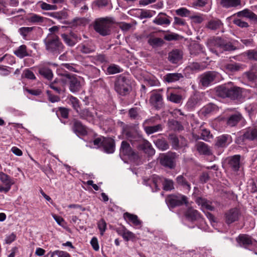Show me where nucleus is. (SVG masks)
<instances>
[{"label": "nucleus", "instance_id": "nucleus-1", "mask_svg": "<svg viewBox=\"0 0 257 257\" xmlns=\"http://www.w3.org/2000/svg\"><path fill=\"white\" fill-rule=\"evenodd\" d=\"M123 133L133 144L135 142H139L137 148L142 150L149 156H153L155 154V150L151 143L146 140L143 139L142 136L134 129L126 125L123 127Z\"/></svg>", "mask_w": 257, "mask_h": 257}, {"label": "nucleus", "instance_id": "nucleus-2", "mask_svg": "<svg viewBox=\"0 0 257 257\" xmlns=\"http://www.w3.org/2000/svg\"><path fill=\"white\" fill-rule=\"evenodd\" d=\"M46 50L54 54H58L64 50V46L59 37L55 34L49 33L44 39Z\"/></svg>", "mask_w": 257, "mask_h": 257}, {"label": "nucleus", "instance_id": "nucleus-3", "mask_svg": "<svg viewBox=\"0 0 257 257\" xmlns=\"http://www.w3.org/2000/svg\"><path fill=\"white\" fill-rule=\"evenodd\" d=\"M114 23L112 17H104L96 19L93 24L94 30L102 36L109 35L111 34V27Z\"/></svg>", "mask_w": 257, "mask_h": 257}, {"label": "nucleus", "instance_id": "nucleus-4", "mask_svg": "<svg viewBox=\"0 0 257 257\" xmlns=\"http://www.w3.org/2000/svg\"><path fill=\"white\" fill-rule=\"evenodd\" d=\"M179 155L176 153L169 151L160 155L159 162L162 166L169 169H174L176 166V161Z\"/></svg>", "mask_w": 257, "mask_h": 257}, {"label": "nucleus", "instance_id": "nucleus-5", "mask_svg": "<svg viewBox=\"0 0 257 257\" xmlns=\"http://www.w3.org/2000/svg\"><path fill=\"white\" fill-rule=\"evenodd\" d=\"M166 202L169 209H171L183 204L187 205L188 203V198L181 194L170 195L166 198Z\"/></svg>", "mask_w": 257, "mask_h": 257}, {"label": "nucleus", "instance_id": "nucleus-6", "mask_svg": "<svg viewBox=\"0 0 257 257\" xmlns=\"http://www.w3.org/2000/svg\"><path fill=\"white\" fill-rule=\"evenodd\" d=\"M214 44L215 47V49H211V51L217 55H218V51L222 53L224 51H232L236 49L235 47L231 42L219 37L216 38L214 40Z\"/></svg>", "mask_w": 257, "mask_h": 257}, {"label": "nucleus", "instance_id": "nucleus-7", "mask_svg": "<svg viewBox=\"0 0 257 257\" xmlns=\"http://www.w3.org/2000/svg\"><path fill=\"white\" fill-rule=\"evenodd\" d=\"M114 88L120 95H126L130 89L127 79L123 76L118 77L115 82Z\"/></svg>", "mask_w": 257, "mask_h": 257}, {"label": "nucleus", "instance_id": "nucleus-8", "mask_svg": "<svg viewBox=\"0 0 257 257\" xmlns=\"http://www.w3.org/2000/svg\"><path fill=\"white\" fill-rule=\"evenodd\" d=\"M66 84H69V90L72 93L79 91L81 89V84L78 78L75 75L65 74Z\"/></svg>", "mask_w": 257, "mask_h": 257}, {"label": "nucleus", "instance_id": "nucleus-9", "mask_svg": "<svg viewBox=\"0 0 257 257\" xmlns=\"http://www.w3.org/2000/svg\"><path fill=\"white\" fill-rule=\"evenodd\" d=\"M120 152L121 154L127 156L130 159L136 160L139 158L138 154L132 149L130 144L125 141L121 142Z\"/></svg>", "mask_w": 257, "mask_h": 257}, {"label": "nucleus", "instance_id": "nucleus-10", "mask_svg": "<svg viewBox=\"0 0 257 257\" xmlns=\"http://www.w3.org/2000/svg\"><path fill=\"white\" fill-rule=\"evenodd\" d=\"M218 73L215 71H208L200 76V83L203 87H208L215 79Z\"/></svg>", "mask_w": 257, "mask_h": 257}, {"label": "nucleus", "instance_id": "nucleus-11", "mask_svg": "<svg viewBox=\"0 0 257 257\" xmlns=\"http://www.w3.org/2000/svg\"><path fill=\"white\" fill-rule=\"evenodd\" d=\"M240 213L238 209L233 208L229 209L225 214V221L227 224H230L238 220Z\"/></svg>", "mask_w": 257, "mask_h": 257}, {"label": "nucleus", "instance_id": "nucleus-12", "mask_svg": "<svg viewBox=\"0 0 257 257\" xmlns=\"http://www.w3.org/2000/svg\"><path fill=\"white\" fill-rule=\"evenodd\" d=\"M77 48L81 53L84 54L92 53L96 50L95 46L91 41L83 42L78 46Z\"/></svg>", "mask_w": 257, "mask_h": 257}, {"label": "nucleus", "instance_id": "nucleus-13", "mask_svg": "<svg viewBox=\"0 0 257 257\" xmlns=\"http://www.w3.org/2000/svg\"><path fill=\"white\" fill-rule=\"evenodd\" d=\"M236 241L240 246L245 248L248 247L250 245H255L256 241L250 236L246 234H240L237 238Z\"/></svg>", "mask_w": 257, "mask_h": 257}, {"label": "nucleus", "instance_id": "nucleus-14", "mask_svg": "<svg viewBox=\"0 0 257 257\" xmlns=\"http://www.w3.org/2000/svg\"><path fill=\"white\" fill-rule=\"evenodd\" d=\"M183 53L179 49H174L168 53V60L172 64H178L183 59Z\"/></svg>", "mask_w": 257, "mask_h": 257}, {"label": "nucleus", "instance_id": "nucleus-15", "mask_svg": "<svg viewBox=\"0 0 257 257\" xmlns=\"http://www.w3.org/2000/svg\"><path fill=\"white\" fill-rule=\"evenodd\" d=\"M49 63L40 64L38 66L39 73L48 80H51L53 77L52 70L47 66Z\"/></svg>", "mask_w": 257, "mask_h": 257}, {"label": "nucleus", "instance_id": "nucleus-16", "mask_svg": "<svg viewBox=\"0 0 257 257\" xmlns=\"http://www.w3.org/2000/svg\"><path fill=\"white\" fill-rule=\"evenodd\" d=\"M240 156L235 155L227 158L228 166L233 171H237L240 168Z\"/></svg>", "mask_w": 257, "mask_h": 257}, {"label": "nucleus", "instance_id": "nucleus-17", "mask_svg": "<svg viewBox=\"0 0 257 257\" xmlns=\"http://www.w3.org/2000/svg\"><path fill=\"white\" fill-rule=\"evenodd\" d=\"M206 28L211 31L221 30L223 32V23L218 19H212L208 22Z\"/></svg>", "mask_w": 257, "mask_h": 257}, {"label": "nucleus", "instance_id": "nucleus-18", "mask_svg": "<svg viewBox=\"0 0 257 257\" xmlns=\"http://www.w3.org/2000/svg\"><path fill=\"white\" fill-rule=\"evenodd\" d=\"M103 148L106 153H113L115 150L114 140L110 138H103Z\"/></svg>", "mask_w": 257, "mask_h": 257}, {"label": "nucleus", "instance_id": "nucleus-19", "mask_svg": "<svg viewBox=\"0 0 257 257\" xmlns=\"http://www.w3.org/2000/svg\"><path fill=\"white\" fill-rule=\"evenodd\" d=\"M232 142V138L228 135H223L217 138L215 145L218 147H226Z\"/></svg>", "mask_w": 257, "mask_h": 257}, {"label": "nucleus", "instance_id": "nucleus-20", "mask_svg": "<svg viewBox=\"0 0 257 257\" xmlns=\"http://www.w3.org/2000/svg\"><path fill=\"white\" fill-rule=\"evenodd\" d=\"M182 139L184 141V142L182 141L180 142L179 139L175 135L171 134L169 136V140L170 141L172 148L175 150H178L186 145L185 140L183 138H182Z\"/></svg>", "mask_w": 257, "mask_h": 257}, {"label": "nucleus", "instance_id": "nucleus-21", "mask_svg": "<svg viewBox=\"0 0 257 257\" xmlns=\"http://www.w3.org/2000/svg\"><path fill=\"white\" fill-rule=\"evenodd\" d=\"M61 36L64 42L70 47L74 46L80 40V38H79L74 34H72L70 36L66 34H62Z\"/></svg>", "mask_w": 257, "mask_h": 257}, {"label": "nucleus", "instance_id": "nucleus-22", "mask_svg": "<svg viewBox=\"0 0 257 257\" xmlns=\"http://www.w3.org/2000/svg\"><path fill=\"white\" fill-rule=\"evenodd\" d=\"M73 122L72 129L74 133L83 136L87 134L86 128L80 121L74 119Z\"/></svg>", "mask_w": 257, "mask_h": 257}, {"label": "nucleus", "instance_id": "nucleus-23", "mask_svg": "<svg viewBox=\"0 0 257 257\" xmlns=\"http://www.w3.org/2000/svg\"><path fill=\"white\" fill-rule=\"evenodd\" d=\"M162 96L159 93L152 94L150 99V102L151 104L157 109H160L162 107Z\"/></svg>", "mask_w": 257, "mask_h": 257}, {"label": "nucleus", "instance_id": "nucleus-24", "mask_svg": "<svg viewBox=\"0 0 257 257\" xmlns=\"http://www.w3.org/2000/svg\"><path fill=\"white\" fill-rule=\"evenodd\" d=\"M169 18L170 17L167 16L166 14L160 13L153 20V23L158 25H169L171 23Z\"/></svg>", "mask_w": 257, "mask_h": 257}, {"label": "nucleus", "instance_id": "nucleus-25", "mask_svg": "<svg viewBox=\"0 0 257 257\" xmlns=\"http://www.w3.org/2000/svg\"><path fill=\"white\" fill-rule=\"evenodd\" d=\"M87 23V21L85 18L76 17L71 21H67L65 22V24H67L71 28H74L78 26H84Z\"/></svg>", "mask_w": 257, "mask_h": 257}, {"label": "nucleus", "instance_id": "nucleus-26", "mask_svg": "<svg viewBox=\"0 0 257 257\" xmlns=\"http://www.w3.org/2000/svg\"><path fill=\"white\" fill-rule=\"evenodd\" d=\"M196 148L198 152L205 155H210L212 152L209 147L203 142H198L196 145Z\"/></svg>", "mask_w": 257, "mask_h": 257}, {"label": "nucleus", "instance_id": "nucleus-27", "mask_svg": "<svg viewBox=\"0 0 257 257\" xmlns=\"http://www.w3.org/2000/svg\"><path fill=\"white\" fill-rule=\"evenodd\" d=\"M148 44L153 48L161 47L165 43L162 38L155 37L152 34L148 36Z\"/></svg>", "mask_w": 257, "mask_h": 257}, {"label": "nucleus", "instance_id": "nucleus-28", "mask_svg": "<svg viewBox=\"0 0 257 257\" xmlns=\"http://www.w3.org/2000/svg\"><path fill=\"white\" fill-rule=\"evenodd\" d=\"M241 89L238 87H229L228 98L235 99L241 95Z\"/></svg>", "mask_w": 257, "mask_h": 257}, {"label": "nucleus", "instance_id": "nucleus-29", "mask_svg": "<svg viewBox=\"0 0 257 257\" xmlns=\"http://www.w3.org/2000/svg\"><path fill=\"white\" fill-rule=\"evenodd\" d=\"M123 218L126 221L132 222L136 226L140 225L142 223L137 215L128 212H125L123 214Z\"/></svg>", "mask_w": 257, "mask_h": 257}, {"label": "nucleus", "instance_id": "nucleus-30", "mask_svg": "<svg viewBox=\"0 0 257 257\" xmlns=\"http://www.w3.org/2000/svg\"><path fill=\"white\" fill-rule=\"evenodd\" d=\"M196 202L201 206L202 209H206L208 210L212 211L214 209V207L211 205V202L205 198L198 197L196 199Z\"/></svg>", "mask_w": 257, "mask_h": 257}, {"label": "nucleus", "instance_id": "nucleus-31", "mask_svg": "<svg viewBox=\"0 0 257 257\" xmlns=\"http://www.w3.org/2000/svg\"><path fill=\"white\" fill-rule=\"evenodd\" d=\"M183 78V75L180 73H168L164 76V80L168 83H172Z\"/></svg>", "mask_w": 257, "mask_h": 257}, {"label": "nucleus", "instance_id": "nucleus-32", "mask_svg": "<svg viewBox=\"0 0 257 257\" xmlns=\"http://www.w3.org/2000/svg\"><path fill=\"white\" fill-rule=\"evenodd\" d=\"M156 147L160 150L164 151L169 149L168 142L164 138L158 139L154 141Z\"/></svg>", "mask_w": 257, "mask_h": 257}, {"label": "nucleus", "instance_id": "nucleus-33", "mask_svg": "<svg viewBox=\"0 0 257 257\" xmlns=\"http://www.w3.org/2000/svg\"><path fill=\"white\" fill-rule=\"evenodd\" d=\"M186 217L191 221L196 220L201 217L199 212L192 208H189L185 213Z\"/></svg>", "mask_w": 257, "mask_h": 257}, {"label": "nucleus", "instance_id": "nucleus-34", "mask_svg": "<svg viewBox=\"0 0 257 257\" xmlns=\"http://www.w3.org/2000/svg\"><path fill=\"white\" fill-rule=\"evenodd\" d=\"M243 138L250 141L257 140V128H249L243 134Z\"/></svg>", "mask_w": 257, "mask_h": 257}, {"label": "nucleus", "instance_id": "nucleus-35", "mask_svg": "<svg viewBox=\"0 0 257 257\" xmlns=\"http://www.w3.org/2000/svg\"><path fill=\"white\" fill-rule=\"evenodd\" d=\"M0 180L5 185V186L11 188L14 182L11 177L3 172H0Z\"/></svg>", "mask_w": 257, "mask_h": 257}, {"label": "nucleus", "instance_id": "nucleus-36", "mask_svg": "<svg viewBox=\"0 0 257 257\" xmlns=\"http://www.w3.org/2000/svg\"><path fill=\"white\" fill-rule=\"evenodd\" d=\"M216 92L217 95L222 98L228 97V86L226 85H222L217 86L216 88Z\"/></svg>", "mask_w": 257, "mask_h": 257}, {"label": "nucleus", "instance_id": "nucleus-37", "mask_svg": "<svg viewBox=\"0 0 257 257\" xmlns=\"http://www.w3.org/2000/svg\"><path fill=\"white\" fill-rule=\"evenodd\" d=\"M79 117L82 119H85L87 121H91L93 118V115L88 109L85 108L78 111L77 112Z\"/></svg>", "mask_w": 257, "mask_h": 257}, {"label": "nucleus", "instance_id": "nucleus-38", "mask_svg": "<svg viewBox=\"0 0 257 257\" xmlns=\"http://www.w3.org/2000/svg\"><path fill=\"white\" fill-rule=\"evenodd\" d=\"M241 114H234L230 116L227 121V124L231 127L234 126L241 120Z\"/></svg>", "mask_w": 257, "mask_h": 257}, {"label": "nucleus", "instance_id": "nucleus-39", "mask_svg": "<svg viewBox=\"0 0 257 257\" xmlns=\"http://www.w3.org/2000/svg\"><path fill=\"white\" fill-rule=\"evenodd\" d=\"M220 4L226 8L236 7L240 5V0H221Z\"/></svg>", "mask_w": 257, "mask_h": 257}, {"label": "nucleus", "instance_id": "nucleus-40", "mask_svg": "<svg viewBox=\"0 0 257 257\" xmlns=\"http://www.w3.org/2000/svg\"><path fill=\"white\" fill-rule=\"evenodd\" d=\"M118 233L122 236L125 241L133 239L136 237V235L134 233L128 230L125 228H124L122 230H120Z\"/></svg>", "mask_w": 257, "mask_h": 257}, {"label": "nucleus", "instance_id": "nucleus-41", "mask_svg": "<svg viewBox=\"0 0 257 257\" xmlns=\"http://www.w3.org/2000/svg\"><path fill=\"white\" fill-rule=\"evenodd\" d=\"M14 54L18 57L23 58L29 55L27 51V47L25 45H21L14 51Z\"/></svg>", "mask_w": 257, "mask_h": 257}, {"label": "nucleus", "instance_id": "nucleus-42", "mask_svg": "<svg viewBox=\"0 0 257 257\" xmlns=\"http://www.w3.org/2000/svg\"><path fill=\"white\" fill-rule=\"evenodd\" d=\"M163 129L161 124H158L154 126H145L144 130L148 135H151L156 132L161 131Z\"/></svg>", "mask_w": 257, "mask_h": 257}, {"label": "nucleus", "instance_id": "nucleus-43", "mask_svg": "<svg viewBox=\"0 0 257 257\" xmlns=\"http://www.w3.org/2000/svg\"><path fill=\"white\" fill-rule=\"evenodd\" d=\"M164 179V178L156 175H153L151 177V180L155 187V191H157L160 190V185L161 184H163Z\"/></svg>", "mask_w": 257, "mask_h": 257}, {"label": "nucleus", "instance_id": "nucleus-44", "mask_svg": "<svg viewBox=\"0 0 257 257\" xmlns=\"http://www.w3.org/2000/svg\"><path fill=\"white\" fill-rule=\"evenodd\" d=\"M176 180L177 183L179 185H181L184 188L186 189L188 191L190 190L191 186L183 175H179L177 176Z\"/></svg>", "mask_w": 257, "mask_h": 257}, {"label": "nucleus", "instance_id": "nucleus-45", "mask_svg": "<svg viewBox=\"0 0 257 257\" xmlns=\"http://www.w3.org/2000/svg\"><path fill=\"white\" fill-rule=\"evenodd\" d=\"M224 68L228 71L234 72L239 71L241 68V65L237 63H228L224 65Z\"/></svg>", "mask_w": 257, "mask_h": 257}, {"label": "nucleus", "instance_id": "nucleus-46", "mask_svg": "<svg viewBox=\"0 0 257 257\" xmlns=\"http://www.w3.org/2000/svg\"><path fill=\"white\" fill-rule=\"evenodd\" d=\"M237 14L238 16H242L250 19L257 20V16L248 9H244Z\"/></svg>", "mask_w": 257, "mask_h": 257}, {"label": "nucleus", "instance_id": "nucleus-47", "mask_svg": "<svg viewBox=\"0 0 257 257\" xmlns=\"http://www.w3.org/2000/svg\"><path fill=\"white\" fill-rule=\"evenodd\" d=\"M37 5L43 10L45 11L56 10L57 9L56 5L48 4L42 1L38 2Z\"/></svg>", "mask_w": 257, "mask_h": 257}, {"label": "nucleus", "instance_id": "nucleus-48", "mask_svg": "<svg viewBox=\"0 0 257 257\" xmlns=\"http://www.w3.org/2000/svg\"><path fill=\"white\" fill-rule=\"evenodd\" d=\"M122 70V69L119 66L112 64L107 67L106 71L108 74H114L121 72Z\"/></svg>", "mask_w": 257, "mask_h": 257}, {"label": "nucleus", "instance_id": "nucleus-49", "mask_svg": "<svg viewBox=\"0 0 257 257\" xmlns=\"http://www.w3.org/2000/svg\"><path fill=\"white\" fill-rule=\"evenodd\" d=\"M167 98L170 101L175 103H181L183 99V97L181 95L174 93H171L169 95H168Z\"/></svg>", "mask_w": 257, "mask_h": 257}, {"label": "nucleus", "instance_id": "nucleus-50", "mask_svg": "<svg viewBox=\"0 0 257 257\" xmlns=\"http://www.w3.org/2000/svg\"><path fill=\"white\" fill-rule=\"evenodd\" d=\"M200 101V97L197 95H194L188 100L187 105L190 108L195 107Z\"/></svg>", "mask_w": 257, "mask_h": 257}, {"label": "nucleus", "instance_id": "nucleus-51", "mask_svg": "<svg viewBox=\"0 0 257 257\" xmlns=\"http://www.w3.org/2000/svg\"><path fill=\"white\" fill-rule=\"evenodd\" d=\"M51 83H55V85L58 86L60 87H65L66 85V79L65 74H62L61 75V78H56Z\"/></svg>", "mask_w": 257, "mask_h": 257}, {"label": "nucleus", "instance_id": "nucleus-52", "mask_svg": "<svg viewBox=\"0 0 257 257\" xmlns=\"http://www.w3.org/2000/svg\"><path fill=\"white\" fill-rule=\"evenodd\" d=\"M69 101L73 108L78 112V109L80 107L79 100L75 97L70 95L69 97Z\"/></svg>", "mask_w": 257, "mask_h": 257}, {"label": "nucleus", "instance_id": "nucleus-53", "mask_svg": "<svg viewBox=\"0 0 257 257\" xmlns=\"http://www.w3.org/2000/svg\"><path fill=\"white\" fill-rule=\"evenodd\" d=\"M163 185V189L165 191H170L174 189V182L170 179L164 178Z\"/></svg>", "mask_w": 257, "mask_h": 257}, {"label": "nucleus", "instance_id": "nucleus-54", "mask_svg": "<svg viewBox=\"0 0 257 257\" xmlns=\"http://www.w3.org/2000/svg\"><path fill=\"white\" fill-rule=\"evenodd\" d=\"M168 123L169 126L173 130L180 131L183 129L181 123L176 120L172 119L169 121Z\"/></svg>", "mask_w": 257, "mask_h": 257}, {"label": "nucleus", "instance_id": "nucleus-55", "mask_svg": "<svg viewBox=\"0 0 257 257\" xmlns=\"http://www.w3.org/2000/svg\"><path fill=\"white\" fill-rule=\"evenodd\" d=\"M45 18L37 14H32L28 19L29 22L33 23H41L44 22Z\"/></svg>", "mask_w": 257, "mask_h": 257}, {"label": "nucleus", "instance_id": "nucleus-56", "mask_svg": "<svg viewBox=\"0 0 257 257\" xmlns=\"http://www.w3.org/2000/svg\"><path fill=\"white\" fill-rule=\"evenodd\" d=\"M140 108L134 107L131 108L128 112V116L131 119H138L139 117V112Z\"/></svg>", "mask_w": 257, "mask_h": 257}, {"label": "nucleus", "instance_id": "nucleus-57", "mask_svg": "<svg viewBox=\"0 0 257 257\" xmlns=\"http://www.w3.org/2000/svg\"><path fill=\"white\" fill-rule=\"evenodd\" d=\"M34 27H22L19 29V32L23 36V38L26 39L27 36L33 30Z\"/></svg>", "mask_w": 257, "mask_h": 257}, {"label": "nucleus", "instance_id": "nucleus-58", "mask_svg": "<svg viewBox=\"0 0 257 257\" xmlns=\"http://www.w3.org/2000/svg\"><path fill=\"white\" fill-rule=\"evenodd\" d=\"M138 11L140 12L139 18L141 19L150 18L153 16L152 11L150 10L139 9Z\"/></svg>", "mask_w": 257, "mask_h": 257}, {"label": "nucleus", "instance_id": "nucleus-59", "mask_svg": "<svg viewBox=\"0 0 257 257\" xmlns=\"http://www.w3.org/2000/svg\"><path fill=\"white\" fill-rule=\"evenodd\" d=\"M50 16L58 20H62L67 18L68 14L66 12L61 11L59 13H51Z\"/></svg>", "mask_w": 257, "mask_h": 257}, {"label": "nucleus", "instance_id": "nucleus-60", "mask_svg": "<svg viewBox=\"0 0 257 257\" xmlns=\"http://www.w3.org/2000/svg\"><path fill=\"white\" fill-rule=\"evenodd\" d=\"M46 93L48 96V100L51 102L55 103L60 101V97L57 95L53 94L50 91L47 90Z\"/></svg>", "mask_w": 257, "mask_h": 257}, {"label": "nucleus", "instance_id": "nucleus-61", "mask_svg": "<svg viewBox=\"0 0 257 257\" xmlns=\"http://www.w3.org/2000/svg\"><path fill=\"white\" fill-rule=\"evenodd\" d=\"M245 54L249 59L257 61V51L255 50H248Z\"/></svg>", "mask_w": 257, "mask_h": 257}, {"label": "nucleus", "instance_id": "nucleus-62", "mask_svg": "<svg viewBox=\"0 0 257 257\" xmlns=\"http://www.w3.org/2000/svg\"><path fill=\"white\" fill-rule=\"evenodd\" d=\"M212 136L210 135V131L206 130V129H203L202 131L201 134V139L205 141H207L210 139L212 138Z\"/></svg>", "mask_w": 257, "mask_h": 257}, {"label": "nucleus", "instance_id": "nucleus-63", "mask_svg": "<svg viewBox=\"0 0 257 257\" xmlns=\"http://www.w3.org/2000/svg\"><path fill=\"white\" fill-rule=\"evenodd\" d=\"M55 83H50L49 87L54 90L58 94H61L65 91L66 88L65 87H59L55 85Z\"/></svg>", "mask_w": 257, "mask_h": 257}, {"label": "nucleus", "instance_id": "nucleus-64", "mask_svg": "<svg viewBox=\"0 0 257 257\" xmlns=\"http://www.w3.org/2000/svg\"><path fill=\"white\" fill-rule=\"evenodd\" d=\"M76 65L70 63H63L62 64L61 67L62 69H66L72 72H77V69L76 68Z\"/></svg>", "mask_w": 257, "mask_h": 257}]
</instances>
